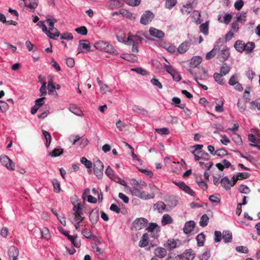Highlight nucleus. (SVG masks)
<instances>
[{"label":"nucleus","mask_w":260,"mask_h":260,"mask_svg":"<svg viewBox=\"0 0 260 260\" xmlns=\"http://www.w3.org/2000/svg\"><path fill=\"white\" fill-rule=\"evenodd\" d=\"M239 190L240 192L245 194H248L250 192V189L245 185H241L239 186Z\"/></svg>","instance_id":"338daca9"},{"label":"nucleus","mask_w":260,"mask_h":260,"mask_svg":"<svg viewBox=\"0 0 260 260\" xmlns=\"http://www.w3.org/2000/svg\"><path fill=\"white\" fill-rule=\"evenodd\" d=\"M80 161L85 166L89 169V170H88V172L89 173H91V168H92V164L91 162V161H90V160H88L86 157H82L81 158V159H80Z\"/></svg>","instance_id":"c756f323"},{"label":"nucleus","mask_w":260,"mask_h":260,"mask_svg":"<svg viewBox=\"0 0 260 260\" xmlns=\"http://www.w3.org/2000/svg\"><path fill=\"white\" fill-rule=\"evenodd\" d=\"M201 31L204 35H207L208 34V24L206 23H202L200 26Z\"/></svg>","instance_id":"052dcab7"},{"label":"nucleus","mask_w":260,"mask_h":260,"mask_svg":"<svg viewBox=\"0 0 260 260\" xmlns=\"http://www.w3.org/2000/svg\"><path fill=\"white\" fill-rule=\"evenodd\" d=\"M214 80L219 84L223 85L224 83V78L221 74L215 73L213 75Z\"/></svg>","instance_id":"37998d69"},{"label":"nucleus","mask_w":260,"mask_h":260,"mask_svg":"<svg viewBox=\"0 0 260 260\" xmlns=\"http://www.w3.org/2000/svg\"><path fill=\"white\" fill-rule=\"evenodd\" d=\"M174 183L177 185L180 189L183 190L185 192L194 197L196 194L184 182H174Z\"/></svg>","instance_id":"6e6552de"},{"label":"nucleus","mask_w":260,"mask_h":260,"mask_svg":"<svg viewBox=\"0 0 260 260\" xmlns=\"http://www.w3.org/2000/svg\"><path fill=\"white\" fill-rule=\"evenodd\" d=\"M217 50H219V46L215 45L212 50L206 54V59H210L213 58L216 54L217 55Z\"/></svg>","instance_id":"aec40b11"},{"label":"nucleus","mask_w":260,"mask_h":260,"mask_svg":"<svg viewBox=\"0 0 260 260\" xmlns=\"http://www.w3.org/2000/svg\"><path fill=\"white\" fill-rule=\"evenodd\" d=\"M146 185L143 182L141 185L139 186H134L130 189V191L133 195L136 196L139 198L147 200L150 199H153L155 197L154 193L151 194H147L143 190L144 187H146Z\"/></svg>","instance_id":"f257e3e1"},{"label":"nucleus","mask_w":260,"mask_h":260,"mask_svg":"<svg viewBox=\"0 0 260 260\" xmlns=\"http://www.w3.org/2000/svg\"><path fill=\"white\" fill-rule=\"evenodd\" d=\"M209 199L214 205H217L221 201V197L219 194L215 193L210 196Z\"/></svg>","instance_id":"bb28decb"},{"label":"nucleus","mask_w":260,"mask_h":260,"mask_svg":"<svg viewBox=\"0 0 260 260\" xmlns=\"http://www.w3.org/2000/svg\"><path fill=\"white\" fill-rule=\"evenodd\" d=\"M166 205L162 201H159L153 205V209L157 210L159 213H162L165 210Z\"/></svg>","instance_id":"b1692460"},{"label":"nucleus","mask_w":260,"mask_h":260,"mask_svg":"<svg viewBox=\"0 0 260 260\" xmlns=\"http://www.w3.org/2000/svg\"><path fill=\"white\" fill-rule=\"evenodd\" d=\"M148 224V220L145 218L141 217L136 218L132 224V228L136 230H141L145 227Z\"/></svg>","instance_id":"7ed1b4c3"},{"label":"nucleus","mask_w":260,"mask_h":260,"mask_svg":"<svg viewBox=\"0 0 260 260\" xmlns=\"http://www.w3.org/2000/svg\"><path fill=\"white\" fill-rule=\"evenodd\" d=\"M104 52L116 55L118 54L117 50H116L112 45L109 44L108 43H107V44L106 45Z\"/></svg>","instance_id":"c9c22d12"},{"label":"nucleus","mask_w":260,"mask_h":260,"mask_svg":"<svg viewBox=\"0 0 260 260\" xmlns=\"http://www.w3.org/2000/svg\"><path fill=\"white\" fill-rule=\"evenodd\" d=\"M246 101L239 100L237 103V107L241 112H244L245 110L246 107Z\"/></svg>","instance_id":"5fc2aeb1"},{"label":"nucleus","mask_w":260,"mask_h":260,"mask_svg":"<svg viewBox=\"0 0 260 260\" xmlns=\"http://www.w3.org/2000/svg\"><path fill=\"white\" fill-rule=\"evenodd\" d=\"M230 71V67L226 63H223L220 69V74L226 75Z\"/></svg>","instance_id":"864d4df0"},{"label":"nucleus","mask_w":260,"mask_h":260,"mask_svg":"<svg viewBox=\"0 0 260 260\" xmlns=\"http://www.w3.org/2000/svg\"><path fill=\"white\" fill-rule=\"evenodd\" d=\"M222 239L225 243L231 242L232 239V234L230 231H224L222 233Z\"/></svg>","instance_id":"393cba45"},{"label":"nucleus","mask_w":260,"mask_h":260,"mask_svg":"<svg viewBox=\"0 0 260 260\" xmlns=\"http://www.w3.org/2000/svg\"><path fill=\"white\" fill-rule=\"evenodd\" d=\"M62 233L67 237L68 239L75 247L79 248L81 246L80 240L77 238V237L71 236L67 232H63Z\"/></svg>","instance_id":"9b49d317"},{"label":"nucleus","mask_w":260,"mask_h":260,"mask_svg":"<svg viewBox=\"0 0 260 260\" xmlns=\"http://www.w3.org/2000/svg\"><path fill=\"white\" fill-rule=\"evenodd\" d=\"M176 3L177 0H166V7L168 9H171L176 5Z\"/></svg>","instance_id":"774afa93"},{"label":"nucleus","mask_w":260,"mask_h":260,"mask_svg":"<svg viewBox=\"0 0 260 260\" xmlns=\"http://www.w3.org/2000/svg\"><path fill=\"white\" fill-rule=\"evenodd\" d=\"M220 17L218 18V20L220 22H223L226 24H228L231 21L232 18V16L230 14H226L223 17V20H220Z\"/></svg>","instance_id":"6e6d98bb"},{"label":"nucleus","mask_w":260,"mask_h":260,"mask_svg":"<svg viewBox=\"0 0 260 260\" xmlns=\"http://www.w3.org/2000/svg\"><path fill=\"white\" fill-rule=\"evenodd\" d=\"M180 260H193L195 254L191 249L186 250L182 254L179 255Z\"/></svg>","instance_id":"1a4fd4ad"},{"label":"nucleus","mask_w":260,"mask_h":260,"mask_svg":"<svg viewBox=\"0 0 260 260\" xmlns=\"http://www.w3.org/2000/svg\"><path fill=\"white\" fill-rule=\"evenodd\" d=\"M60 35L59 31L57 28L53 29L52 30H48L47 36L51 39L56 40Z\"/></svg>","instance_id":"a878e982"},{"label":"nucleus","mask_w":260,"mask_h":260,"mask_svg":"<svg viewBox=\"0 0 260 260\" xmlns=\"http://www.w3.org/2000/svg\"><path fill=\"white\" fill-rule=\"evenodd\" d=\"M190 43L189 41H185L182 43L177 48V51L180 54L185 53L189 48Z\"/></svg>","instance_id":"f8f14e48"},{"label":"nucleus","mask_w":260,"mask_h":260,"mask_svg":"<svg viewBox=\"0 0 260 260\" xmlns=\"http://www.w3.org/2000/svg\"><path fill=\"white\" fill-rule=\"evenodd\" d=\"M250 109L253 110L257 109L258 110H260V100H256L254 101H252L250 103Z\"/></svg>","instance_id":"de8ad7c7"},{"label":"nucleus","mask_w":260,"mask_h":260,"mask_svg":"<svg viewBox=\"0 0 260 260\" xmlns=\"http://www.w3.org/2000/svg\"><path fill=\"white\" fill-rule=\"evenodd\" d=\"M246 13L242 12L241 13H238L237 15V20L238 22L243 23L246 20Z\"/></svg>","instance_id":"8fccbe9b"},{"label":"nucleus","mask_w":260,"mask_h":260,"mask_svg":"<svg viewBox=\"0 0 260 260\" xmlns=\"http://www.w3.org/2000/svg\"><path fill=\"white\" fill-rule=\"evenodd\" d=\"M63 150L62 148H55L52 151L49 155L53 157H57L62 154Z\"/></svg>","instance_id":"3c124183"},{"label":"nucleus","mask_w":260,"mask_h":260,"mask_svg":"<svg viewBox=\"0 0 260 260\" xmlns=\"http://www.w3.org/2000/svg\"><path fill=\"white\" fill-rule=\"evenodd\" d=\"M89 218L92 225H94L98 222L99 219L98 208H95L91 211L89 216Z\"/></svg>","instance_id":"9d476101"},{"label":"nucleus","mask_w":260,"mask_h":260,"mask_svg":"<svg viewBox=\"0 0 260 260\" xmlns=\"http://www.w3.org/2000/svg\"><path fill=\"white\" fill-rule=\"evenodd\" d=\"M9 257H13L15 255H19V250L15 246H12L8 251Z\"/></svg>","instance_id":"a18cd8bd"},{"label":"nucleus","mask_w":260,"mask_h":260,"mask_svg":"<svg viewBox=\"0 0 260 260\" xmlns=\"http://www.w3.org/2000/svg\"><path fill=\"white\" fill-rule=\"evenodd\" d=\"M202 60V59L200 56L193 57L190 60V67H192V68L197 67L198 65H199L201 63Z\"/></svg>","instance_id":"cd10ccee"},{"label":"nucleus","mask_w":260,"mask_h":260,"mask_svg":"<svg viewBox=\"0 0 260 260\" xmlns=\"http://www.w3.org/2000/svg\"><path fill=\"white\" fill-rule=\"evenodd\" d=\"M228 154V151L224 149H219L216 150L213 155L219 156H224Z\"/></svg>","instance_id":"680f3d73"},{"label":"nucleus","mask_w":260,"mask_h":260,"mask_svg":"<svg viewBox=\"0 0 260 260\" xmlns=\"http://www.w3.org/2000/svg\"><path fill=\"white\" fill-rule=\"evenodd\" d=\"M173 222V218L168 214H164L161 220V224L166 225L167 224L172 223Z\"/></svg>","instance_id":"7c9ffc66"},{"label":"nucleus","mask_w":260,"mask_h":260,"mask_svg":"<svg viewBox=\"0 0 260 260\" xmlns=\"http://www.w3.org/2000/svg\"><path fill=\"white\" fill-rule=\"evenodd\" d=\"M46 21L48 23L49 29L52 30L53 29L55 28L54 27V23L57 22V20L52 16L49 15L47 16Z\"/></svg>","instance_id":"473e14b6"},{"label":"nucleus","mask_w":260,"mask_h":260,"mask_svg":"<svg viewBox=\"0 0 260 260\" xmlns=\"http://www.w3.org/2000/svg\"><path fill=\"white\" fill-rule=\"evenodd\" d=\"M119 13L123 17L128 18L131 20H134L136 19L135 14L129 12L127 10L121 9L119 10Z\"/></svg>","instance_id":"f3484780"},{"label":"nucleus","mask_w":260,"mask_h":260,"mask_svg":"<svg viewBox=\"0 0 260 260\" xmlns=\"http://www.w3.org/2000/svg\"><path fill=\"white\" fill-rule=\"evenodd\" d=\"M78 53L88 52L93 51V49H91V45L88 41L86 40H80L78 47Z\"/></svg>","instance_id":"f03ea898"},{"label":"nucleus","mask_w":260,"mask_h":260,"mask_svg":"<svg viewBox=\"0 0 260 260\" xmlns=\"http://www.w3.org/2000/svg\"><path fill=\"white\" fill-rule=\"evenodd\" d=\"M143 39L138 36H128L127 38V44L131 45L132 42H136L138 44L139 42L142 41Z\"/></svg>","instance_id":"4be33fe9"},{"label":"nucleus","mask_w":260,"mask_h":260,"mask_svg":"<svg viewBox=\"0 0 260 260\" xmlns=\"http://www.w3.org/2000/svg\"><path fill=\"white\" fill-rule=\"evenodd\" d=\"M42 237L46 240H49L50 238V234L48 228L44 227L41 230Z\"/></svg>","instance_id":"49530a36"},{"label":"nucleus","mask_w":260,"mask_h":260,"mask_svg":"<svg viewBox=\"0 0 260 260\" xmlns=\"http://www.w3.org/2000/svg\"><path fill=\"white\" fill-rule=\"evenodd\" d=\"M38 5V0H31L30 3L27 5L30 11L34 12Z\"/></svg>","instance_id":"13d9d810"},{"label":"nucleus","mask_w":260,"mask_h":260,"mask_svg":"<svg viewBox=\"0 0 260 260\" xmlns=\"http://www.w3.org/2000/svg\"><path fill=\"white\" fill-rule=\"evenodd\" d=\"M196 240L198 245L199 246H202L205 240V235L203 233H200L197 236Z\"/></svg>","instance_id":"e433bc0d"},{"label":"nucleus","mask_w":260,"mask_h":260,"mask_svg":"<svg viewBox=\"0 0 260 260\" xmlns=\"http://www.w3.org/2000/svg\"><path fill=\"white\" fill-rule=\"evenodd\" d=\"M107 43L103 41H99L94 44V47L96 49L105 51Z\"/></svg>","instance_id":"2f4dec72"},{"label":"nucleus","mask_w":260,"mask_h":260,"mask_svg":"<svg viewBox=\"0 0 260 260\" xmlns=\"http://www.w3.org/2000/svg\"><path fill=\"white\" fill-rule=\"evenodd\" d=\"M167 250L165 248L162 247H157L154 250V254L156 257L163 258L167 255Z\"/></svg>","instance_id":"6ab92c4d"},{"label":"nucleus","mask_w":260,"mask_h":260,"mask_svg":"<svg viewBox=\"0 0 260 260\" xmlns=\"http://www.w3.org/2000/svg\"><path fill=\"white\" fill-rule=\"evenodd\" d=\"M69 110L71 112L77 115H80L82 113V111L74 105H71Z\"/></svg>","instance_id":"09e8293b"},{"label":"nucleus","mask_w":260,"mask_h":260,"mask_svg":"<svg viewBox=\"0 0 260 260\" xmlns=\"http://www.w3.org/2000/svg\"><path fill=\"white\" fill-rule=\"evenodd\" d=\"M154 16L152 12L146 11L142 15L140 23L144 25H147L152 21Z\"/></svg>","instance_id":"423d86ee"},{"label":"nucleus","mask_w":260,"mask_h":260,"mask_svg":"<svg viewBox=\"0 0 260 260\" xmlns=\"http://www.w3.org/2000/svg\"><path fill=\"white\" fill-rule=\"evenodd\" d=\"M232 140L237 145H241L242 144L243 142L240 136L236 133H234Z\"/></svg>","instance_id":"4d7b16f0"},{"label":"nucleus","mask_w":260,"mask_h":260,"mask_svg":"<svg viewBox=\"0 0 260 260\" xmlns=\"http://www.w3.org/2000/svg\"><path fill=\"white\" fill-rule=\"evenodd\" d=\"M200 73L202 74L200 75H198L197 74L193 75L194 78L196 76H197L199 77L198 79H207L208 78V76L207 72L204 68H202L201 69V72H200L198 74L199 75Z\"/></svg>","instance_id":"603ef678"},{"label":"nucleus","mask_w":260,"mask_h":260,"mask_svg":"<svg viewBox=\"0 0 260 260\" xmlns=\"http://www.w3.org/2000/svg\"><path fill=\"white\" fill-rule=\"evenodd\" d=\"M117 40L120 42L124 43L127 44V39L126 40V36L124 33L122 31H119L116 35Z\"/></svg>","instance_id":"c03bdc74"},{"label":"nucleus","mask_w":260,"mask_h":260,"mask_svg":"<svg viewBox=\"0 0 260 260\" xmlns=\"http://www.w3.org/2000/svg\"><path fill=\"white\" fill-rule=\"evenodd\" d=\"M0 161L2 165L5 166L8 169L12 171L15 170L14 163L7 155H1L0 157Z\"/></svg>","instance_id":"39448f33"},{"label":"nucleus","mask_w":260,"mask_h":260,"mask_svg":"<svg viewBox=\"0 0 260 260\" xmlns=\"http://www.w3.org/2000/svg\"><path fill=\"white\" fill-rule=\"evenodd\" d=\"M104 165L100 160L98 159L94 163L93 171L95 176L99 178H102L103 175Z\"/></svg>","instance_id":"20e7f679"},{"label":"nucleus","mask_w":260,"mask_h":260,"mask_svg":"<svg viewBox=\"0 0 260 260\" xmlns=\"http://www.w3.org/2000/svg\"><path fill=\"white\" fill-rule=\"evenodd\" d=\"M211 256L209 250H206L203 254L199 255L201 260H208Z\"/></svg>","instance_id":"0e129e2a"},{"label":"nucleus","mask_w":260,"mask_h":260,"mask_svg":"<svg viewBox=\"0 0 260 260\" xmlns=\"http://www.w3.org/2000/svg\"><path fill=\"white\" fill-rule=\"evenodd\" d=\"M209 218L207 214H204L201 217L200 220V225L202 227H205L207 225L209 222Z\"/></svg>","instance_id":"a19ab883"},{"label":"nucleus","mask_w":260,"mask_h":260,"mask_svg":"<svg viewBox=\"0 0 260 260\" xmlns=\"http://www.w3.org/2000/svg\"><path fill=\"white\" fill-rule=\"evenodd\" d=\"M167 72H168L169 73H170L172 75L173 79L175 81H179L181 80V78L180 74H179L178 72H176V71H175L174 70H172V71H170L168 69H167Z\"/></svg>","instance_id":"ea45409f"},{"label":"nucleus","mask_w":260,"mask_h":260,"mask_svg":"<svg viewBox=\"0 0 260 260\" xmlns=\"http://www.w3.org/2000/svg\"><path fill=\"white\" fill-rule=\"evenodd\" d=\"M75 31L82 35H86L87 34V28L84 26L76 28Z\"/></svg>","instance_id":"e2e57ef3"},{"label":"nucleus","mask_w":260,"mask_h":260,"mask_svg":"<svg viewBox=\"0 0 260 260\" xmlns=\"http://www.w3.org/2000/svg\"><path fill=\"white\" fill-rule=\"evenodd\" d=\"M105 173L109 178L115 182H119L120 180L119 177L114 174V171L110 166L107 167Z\"/></svg>","instance_id":"2eb2a0df"},{"label":"nucleus","mask_w":260,"mask_h":260,"mask_svg":"<svg viewBox=\"0 0 260 260\" xmlns=\"http://www.w3.org/2000/svg\"><path fill=\"white\" fill-rule=\"evenodd\" d=\"M125 2L129 6L135 7L140 5L141 0H125Z\"/></svg>","instance_id":"69168bd1"},{"label":"nucleus","mask_w":260,"mask_h":260,"mask_svg":"<svg viewBox=\"0 0 260 260\" xmlns=\"http://www.w3.org/2000/svg\"><path fill=\"white\" fill-rule=\"evenodd\" d=\"M178 243H180L179 240L169 239L166 242L165 246L168 249L172 250L178 246Z\"/></svg>","instance_id":"4468645a"},{"label":"nucleus","mask_w":260,"mask_h":260,"mask_svg":"<svg viewBox=\"0 0 260 260\" xmlns=\"http://www.w3.org/2000/svg\"><path fill=\"white\" fill-rule=\"evenodd\" d=\"M245 43L243 41L237 40L234 44V47L236 50L239 52H242L244 51Z\"/></svg>","instance_id":"5701e85b"},{"label":"nucleus","mask_w":260,"mask_h":260,"mask_svg":"<svg viewBox=\"0 0 260 260\" xmlns=\"http://www.w3.org/2000/svg\"><path fill=\"white\" fill-rule=\"evenodd\" d=\"M149 33L152 36L158 38H162L164 36V33L162 31L153 27H151L150 28Z\"/></svg>","instance_id":"a211bd4d"},{"label":"nucleus","mask_w":260,"mask_h":260,"mask_svg":"<svg viewBox=\"0 0 260 260\" xmlns=\"http://www.w3.org/2000/svg\"><path fill=\"white\" fill-rule=\"evenodd\" d=\"M74 220L77 222L75 224V228L76 230H78L80 228L81 222L84 219V217H82L81 213L79 212H74Z\"/></svg>","instance_id":"ddd939ff"},{"label":"nucleus","mask_w":260,"mask_h":260,"mask_svg":"<svg viewBox=\"0 0 260 260\" xmlns=\"http://www.w3.org/2000/svg\"><path fill=\"white\" fill-rule=\"evenodd\" d=\"M172 101L173 104L175 105V106L176 107H178L182 109H184L185 107V104H181V100L179 98L174 97L172 99Z\"/></svg>","instance_id":"f704fd0d"},{"label":"nucleus","mask_w":260,"mask_h":260,"mask_svg":"<svg viewBox=\"0 0 260 260\" xmlns=\"http://www.w3.org/2000/svg\"><path fill=\"white\" fill-rule=\"evenodd\" d=\"M53 186V190L55 192L59 193L60 191V182L56 179H54L51 181Z\"/></svg>","instance_id":"79ce46f5"},{"label":"nucleus","mask_w":260,"mask_h":260,"mask_svg":"<svg viewBox=\"0 0 260 260\" xmlns=\"http://www.w3.org/2000/svg\"><path fill=\"white\" fill-rule=\"evenodd\" d=\"M42 133H43V134L45 137V139L46 140V146L47 147H48L50 144L51 142V139H52L51 136L49 132H48L45 130H42Z\"/></svg>","instance_id":"58836bf2"},{"label":"nucleus","mask_w":260,"mask_h":260,"mask_svg":"<svg viewBox=\"0 0 260 260\" xmlns=\"http://www.w3.org/2000/svg\"><path fill=\"white\" fill-rule=\"evenodd\" d=\"M192 11V6L190 3L186 4L181 8V11L183 15H188Z\"/></svg>","instance_id":"c85d7f7f"},{"label":"nucleus","mask_w":260,"mask_h":260,"mask_svg":"<svg viewBox=\"0 0 260 260\" xmlns=\"http://www.w3.org/2000/svg\"><path fill=\"white\" fill-rule=\"evenodd\" d=\"M221 185L226 189L229 190L230 189L231 181L228 177H223L220 181Z\"/></svg>","instance_id":"72a5a7b5"},{"label":"nucleus","mask_w":260,"mask_h":260,"mask_svg":"<svg viewBox=\"0 0 260 260\" xmlns=\"http://www.w3.org/2000/svg\"><path fill=\"white\" fill-rule=\"evenodd\" d=\"M149 235L147 233H144L142 237L141 240L139 242V246L140 247H144L147 246L149 243Z\"/></svg>","instance_id":"412c9836"},{"label":"nucleus","mask_w":260,"mask_h":260,"mask_svg":"<svg viewBox=\"0 0 260 260\" xmlns=\"http://www.w3.org/2000/svg\"><path fill=\"white\" fill-rule=\"evenodd\" d=\"M196 223L193 221L190 220L186 222L183 228V231L184 233L186 234H189L191 231H192Z\"/></svg>","instance_id":"dca6fc26"},{"label":"nucleus","mask_w":260,"mask_h":260,"mask_svg":"<svg viewBox=\"0 0 260 260\" xmlns=\"http://www.w3.org/2000/svg\"><path fill=\"white\" fill-rule=\"evenodd\" d=\"M82 235L87 239H91L92 237L93 236L92 235V233L90 231V230L85 228L83 229L82 231Z\"/></svg>","instance_id":"bf43d9fd"},{"label":"nucleus","mask_w":260,"mask_h":260,"mask_svg":"<svg viewBox=\"0 0 260 260\" xmlns=\"http://www.w3.org/2000/svg\"><path fill=\"white\" fill-rule=\"evenodd\" d=\"M230 55L229 49L228 48L220 49L219 46V50H217V58L221 62H224L228 59Z\"/></svg>","instance_id":"0eeeda50"},{"label":"nucleus","mask_w":260,"mask_h":260,"mask_svg":"<svg viewBox=\"0 0 260 260\" xmlns=\"http://www.w3.org/2000/svg\"><path fill=\"white\" fill-rule=\"evenodd\" d=\"M255 47V44L252 42H248L246 44H245V49L244 51L247 53H249L251 52Z\"/></svg>","instance_id":"4c0bfd02"}]
</instances>
